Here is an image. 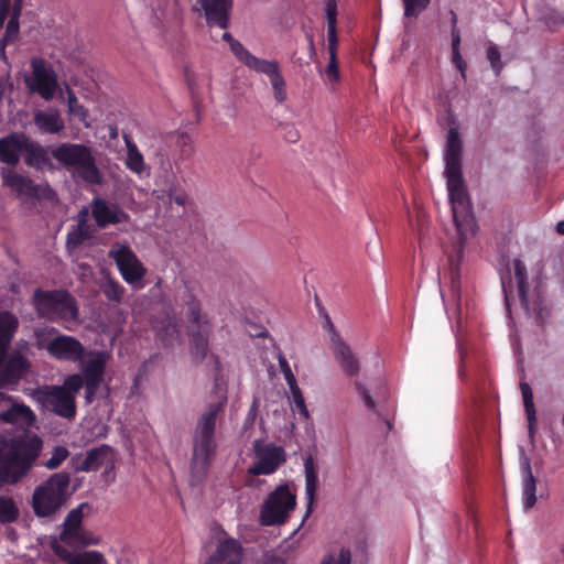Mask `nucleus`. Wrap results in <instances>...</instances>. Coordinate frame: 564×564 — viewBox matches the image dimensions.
I'll return each instance as SVG.
<instances>
[{
    "instance_id": "20",
    "label": "nucleus",
    "mask_w": 564,
    "mask_h": 564,
    "mask_svg": "<svg viewBox=\"0 0 564 564\" xmlns=\"http://www.w3.org/2000/svg\"><path fill=\"white\" fill-rule=\"evenodd\" d=\"M0 175L3 186L14 191L19 196L39 197L40 186L30 177L23 176L9 167H1Z\"/></svg>"
},
{
    "instance_id": "55",
    "label": "nucleus",
    "mask_w": 564,
    "mask_h": 564,
    "mask_svg": "<svg viewBox=\"0 0 564 564\" xmlns=\"http://www.w3.org/2000/svg\"><path fill=\"white\" fill-rule=\"evenodd\" d=\"M83 241H84V236H83V232L79 227L76 230H74L67 235V240H66L67 246L76 247V246L80 245Z\"/></svg>"
},
{
    "instance_id": "42",
    "label": "nucleus",
    "mask_w": 564,
    "mask_h": 564,
    "mask_svg": "<svg viewBox=\"0 0 564 564\" xmlns=\"http://www.w3.org/2000/svg\"><path fill=\"white\" fill-rule=\"evenodd\" d=\"M289 388H290V391L292 393V399H293L295 409L299 411V413L305 420H307L310 417V413H308V410L306 408L305 400H304V397L302 394L301 389L299 388L297 384H295V387L292 386V387H289Z\"/></svg>"
},
{
    "instance_id": "36",
    "label": "nucleus",
    "mask_w": 564,
    "mask_h": 564,
    "mask_svg": "<svg viewBox=\"0 0 564 564\" xmlns=\"http://www.w3.org/2000/svg\"><path fill=\"white\" fill-rule=\"evenodd\" d=\"M104 361L100 358L89 360L84 368L85 382L100 383L104 373Z\"/></svg>"
},
{
    "instance_id": "58",
    "label": "nucleus",
    "mask_w": 564,
    "mask_h": 564,
    "mask_svg": "<svg viewBox=\"0 0 564 564\" xmlns=\"http://www.w3.org/2000/svg\"><path fill=\"white\" fill-rule=\"evenodd\" d=\"M23 1L24 0H14L13 1L12 8L10 10V17H15V18H20L21 17L22 8H23Z\"/></svg>"
},
{
    "instance_id": "41",
    "label": "nucleus",
    "mask_w": 564,
    "mask_h": 564,
    "mask_svg": "<svg viewBox=\"0 0 564 564\" xmlns=\"http://www.w3.org/2000/svg\"><path fill=\"white\" fill-rule=\"evenodd\" d=\"M69 455V452L64 446H56L53 449L52 456L47 459L44 466L47 469H56Z\"/></svg>"
},
{
    "instance_id": "23",
    "label": "nucleus",
    "mask_w": 564,
    "mask_h": 564,
    "mask_svg": "<svg viewBox=\"0 0 564 564\" xmlns=\"http://www.w3.org/2000/svg\"><path fill=\"white\" fill-rule=\"evenodd\" d=\"M242 557L241 544L228 538L219 542L214 554L205 564H239Z\"/></svg>"
},
{
    "instance_id": "28",
    "label": "nucleus",
    "mask_w": 564,
    "mask_h": 564,
    "mask_svg": "<svg viewBox=\"0 0 564 564\" xmlns=\"http://www.w3.org/2000/svg\"><path fill=\"white\" fill-rule=\"evenodd\" d=\"M304 473H305V497L307 500V509L305 516L302 520L301 525L304 521L310 517L312 512V507L315 499V492L318 484V476L314 459L312 456H308L304 460Z\"/></svg>"
},
{
    "instance_id": "50",
    "label": "nucleus",
    "mask_w": 564,
    "mask_h": 564,
    "mask_svg": "<svg viewBox=\"0 0 564 564\" xmlns=\"http://www.w3.org/2000/svg\"><path fill=\"white\" fill-rule=\"evenodd\" d=\"M325 75L329 83L333 84V83L338 82L339 70H338L336 54H332V56H329V62L325 69Z\"/></svg>"
},
{
    "instance_id": "22",
    "label": "nucleus",
    "mask_w": 564,
    "mask_h": 564,
    "mask_svg": "<svg viewBox=\"0 0 564 564\" xmlns=\"http://www.w3.org/2000/svg\"><path fill=\"white\" fill-rule=\"evenodd\" d=\"M93 217L100 228H105L108 225H117L127 219L126 213L118 205L107 204L101 198L94 199Z\"/></svg>"
},
{
    "instance_id": "57",
    "label": "nucleus",
    "mask_w": 564,
    "mask_h": 564,
    "mask_svg": "<svg viewBox=\"0 0 564 564\" xmlns=\"http://www.w3.org/2000/svg\"><path fill=\"white\" fill-rule=\"evenodd\" d=\"M100 383H96V382H85V390H86V401L87 402H90L93 397L95 395L98 387H99Z\"/></svg>"
},
{
    "instance_id": "10",
    "label": "nucleus",
    "mask_w": 564,
    "mask_h": 564,
    "mask_svg": "<svg viewBox=\"0 0 564 564\" xmlns=\"http://www.w3.org/2000/svg\"><path fill=\"white\" fill-rule=\"evenodd\" d=\"M514 279L517 281L518 295L520 300L521 307L525 311L527 314H533L535 321L539 325H544V323L550 317V310L545 305L542 296L539 292L534 294V299L532 303L529 299L530 285L528 281L527 267L520 259H513L512 261Z\"/></svg>"
},
{
    "instance_id": "9",
    "label": "nucleus",
    "mask_w": 564,
    "mask_h": 564,
    "mask_svg": "<svg viewBox=\"0 0 564 564\" xmlns=\"http://www.w3.org/2000/svg\"><path fill=\"white\" fill-rule=\"evenodd\" d=\"M34 305L37 313L48 319L76 318L78 308L74 297L67 291L35 290Z\"/></svg>"
},
{
    "instance_id": "52",
    "label": "nucleus",
    "mask_w": 564,
    "mask_h": 564,
    "mask_svg": "<svg viewBox=\"0 0 564 564\" xmlns=\"http://www.w3.org/2000/svg\"><path fill=\"white\" fill-rule=\"evenodd\" d=\"M355 387H356V390H357L358 394L361 397L365 405L369 410H375L376 409V402L372 399V397L370 395L369 391L366 389V387L362 383H360L359 381L355 382Z\"/></svg>"
},
{
    "instance_id": "33",
    "label": "nucleus",
    "mask_w": 564,
    "mask_h": 564,
    "mask_svg": "<svg viewBox=\"0 0 564 564\" xmlns=\"http://www.w3.org/2000/svg\"><path fill=\"white\" fill-rule=\"evenodd\" d=\"M30 368V362L23 356L12 355L4 367V375L9 381H15L22 378Z\"/></svg>"
},
{
    "instance_id": "29",
    "label": "nucleus",
    "mask_w": 564,
    "mask_h": 564,
    "mask_svg": "<svg viewBox=\"0 0 564 564\" xmlns=\"http://www.w3.org/2000/svg\"><path fill=\"white\" fill-rule=\"evenodd\" d=\"M175 145L174 163L178 167L180 164L189 161L196 151L193 138L186 132L175 133L169 137Z\"/></svg>"
},
{
    "instance_id": "7",
    "label": "nucleus",
    "mask_w": 564,
    "mask_h": 564,
    "mask_svg": "<svg viewBox=\"0 0 564 564\" xmlns=\"http://www.w3.org/2000/svg\"><path fill=\"white\" fill-rule=\"evenodd\" d=\"M52 156L74 177H79L89 184H99L101 176L91 149L80 143H61L52 150Z\"/></svg>"
},
{
    "instance_id": "56",
    "label": "nucleus",
    "mask_w": 564,
    "mask_h": 564,
    "mask_svg": "<svg viewBox=\"0 0 564 564\" xmlns=\"http://www.w3.org/2000/svg\"><path fill=\"white\" fill-rule=\"evenodd\" d=\"M449 14H451V37H452V41H454V39H457V40H460V32L457 28V14L455 13V11L451 10L449 11Z\"/></svg>"
},
{
    "instance_id": "46",
    "label": "nucleus",
    "mask_w": 564,
    "mask_h": 564,
    "mask_svg": "<svg viewBox=\"0 0 564 564\" xmlns=\"http://www.w3.org/2000/svg\"><path fill=\"white\" fill-rule=\"evenodd\" d=\"M351 553L348 549H341L338 557L336 558L333 554L326 555L321 564H350Z\"/></svg>"
},
{
    "instance_id": "60",
    "label": "nucleus",
    "mask_w": 564,
    "mask_h": 564,
    "mask_svg": "<svg viewBox=\"0 0 564 564\" xmlns=\"http://www.w3.org/2000/svg\"><path fill=\"white\" fill-rule=\"evenodd\" d=\"M285 138L290 142H296L299 140V133L293 128H290V130L288 131Z\"/></svg>"
},
{
    "instance_id": "16",
    "label": "nucleus",
    "mask_w": 564,
    "mask_h": 564,
    "mask_svg": "<svg viewBox=\"0 0 564 564\" xmlns=\"http://www.w3.org/2000/svg\"><path fill=\"white\" fill-rule=\"evenodd\" d=\"M209 26L227 29L230 23L232 0H196Z\"/></svg>"
},
{
    "instance_id": "21",
    "label": "nucleus",
    "mask_w": 564,
    "mask_h": 564,
    "mask_svg": "<svg viewBox=\"0 0 564 564\" xmlns=\"http://www.w3.org/2000/svg\"><path fill=\"white\" fill-rule=\"evenodd\" d=\"M520 471L522 476V503L525 510L533 508L536 502V479L533 476L530 458L520 448Z\"/></svg>"
},
{
    "instance_id": "39",
    "label": "nucleus",
    "mask_w": 564,
    "mask_h": 564,
    "mask_svg": "<svg viewBox=\"0 0 564 564\" xmlns=\"http://www.w3.org/2000/svg\"><path fill=\"white\" fill-rule=\"evenodd\" d=\"M68 115L78 118L86 127H89L87 122L88 110L78 102L77 97H72L67 100Z\"/></svg>"
},
{
    "instance_id": "30",
    "label": "nucleus",
    "mask_w": 564,
    "mask_h": 564,
    "mask_svg": "<svg viewBox=\"0 0 564 564\" xmlns=\"http://www.w3.org/2000/svg\"><path fill=\"white\" fill-rule=\"evenodd\" d=\"M0 420L10 424L31 426L35 421V415L29 406L13 404L0 413Z\"/></svg>"
},
{
    "instance_id": "45",
    "label": "nucleus",
    "mask_w": 564,
    "mask_h": 564,
    "mask_svg": "<svg viewBox=\"0 0 564 564\" xmlns=\"http://www.w3.org/2000/svg\"><path fill=\"white\" fill-rule=\"evenodd\" d=\"M85 384L84 378L79 375H72L68 376L63 386H59V388L65 389L67 393H70L76 398V393L83 388Z\"/></svg>"
},
{
    "instance_id": "40",
    "label": "nucleus",
    "mask_w": 564,
    "mask_h": 564,
    "mask_svg": "<svg viewBox=\"0 0 564 564\" xmlns=\"http://www.w3.org/2000/svg\"><path fill=\"white\" fill-rule=\"evenodd\" d=\"M486 55L495 75L499 76L503 68V64L501 62V54L498 46L494 43H490L489 46L487 47Z\"/></svg>"
},
{
    "instance_id": "13",
    "label": "nucleus",
    "mask_w": 564,
    "mask_h": 564,
    "mask_svg": "<svg viewBox=\"0 0 564 564\" xmlns=\"http://www.w3.org/2000/svg\"><path fill=\"white\" fill-rule=\"evenodd\" d=\"M39 400L50 411L65 419L76 414L75 397L59 386H45L37 391Z\"/></svg>"
},
{
    "instance_id": "6",
    "label": "nucleus",
    "mask_w": 564,
    "mask_h": 564,
    "mask_svg": "<svg viewBox=\"0 0 564 564\" xmlns=\"http://www.w3.org/2000/svg\"><path fill=\"white\" fill-rule=\"evenodd\" d=\"M69 484V474L59 471L35 487L31 500L34 514L37 518L55 519L72 496Z\"/></svg>"
},
{
    "instance_id": "54",
    "label": "nucleus",
    "mask_w": 564,
    "mask_h": 564,
    "mask_svg": "<svg viewBox=\"0 0 564 564\" xmlns=\"http://www.w3.org/2000/svg\"><path fill=\"white\" fill-rule=\"evenodd\" d=\"M257 415H258V402H257V400H253V402L246 415V419H245V423H243L245 430H247L249 426L253 425Z\"/></svg>"
},
{
    "instance_id": "18",
    "label": "nucleus",
    "mask_w": 564,
    "mask_h": 564,
    "mask_svg": "<svg viewBox=\"0 0 564 564\" xmlns=\"http://www.w3.org/2000/svg\"><path fill=\"white\" fill-rule=\"evenodd\" d=\"M26 134L11 132L0 138V162L8 166H17L23 153Z\"/></svg>"
},
{
    "instance_id": "5",
    "label": "nucleus",
    "mask_w": 564,
    "mask_h": 564,
    "mask_svg": "<svg viewBox=\"0 0 564 564\" xmlns=\"http://www.w3.org/2000/svg\"><path fill=\"white\" fill-rule=\"evenodd\" d=\"M184 315L189 339V355L194 364H200L209 351V337L213 324L208 314L203 310L202 302L193 293L184 297Z\"/></svg>"
},
{
    "instance_id": "32",
    "label": "nucleus",
    "mask_w": 564,
    "mask_h": 564,
    "mask_svg": "<svg viewBox=\"0 0 564 564\" xmlns=\"http://www.w3.org/2000/svg\"><path fill=\"white\" fill-rule=\"evenodd\" d=\"M61 542L70 547H83L86 545H96L99 540L87 532L83 527L73 530H63L59 534Z\"/></svg>"
},
{
    "instance_id": "19",
    "label": "nucleus",
    "mask_w": 564,
    "mask_h": 564,
    "mask_svg": "<svg viewBox=\"0 0 564 564\" xmlns=\"http://www.w3.org/2000/svg\"><path fill=\"white\" fill-rule=\"evenodd\" d=\"M109 257L116 261L126 281L132 282L141 278L139 261L128 247L119 246L116 249H111Z\"/></svg>"
},
{
    "instance_id": "62",
    "label": "nucleus",
    "mask_w": 564,
    "mask_h": 564,
    "mask_svg": "<svg viewBox=\"0 0 564 564\" xmlns=\"http://www.w3.org/2000/svg\"><path fill=\"white\" fill-rule=\"evenodd\" d=\"M188 86H189V90H191V94H192L194 107H195L196 110H198L199 101H198L197 96H196V94L194 91V87H193V85L191 83L188 84Z\"/></svg>"
},
{
    "instance_id": "59",
    "label": "nucleus",
    "mask_w": 564,
    "mask_h": 564,
    "mask_svg": "<svg viewBox=\"0 0 564 564\" xmlns=\"http://www.w3.org/2000/svg\"><path fill=\"white\" fill-rule=\"evenodd\" d=\"M11 43L10 41H8L7 39L4 37H1L0 39V58L2 61H6L7 59V55H6V46Z\"/></svg>"
},
{
    "instance_id": "48",
    "label": "nucleus",
    "mask_w": 564,
    "mask_h": 564,
    "mask_svg": "<svg viewBox=\"0 0 564 564\" xmlns=\"http://www.w3.org/2000/svg\"><path fill=\"white\" fill-rule=\"evenodd\" d=\"M325 14L327 20V29L336 28L337 25V1L325 0Z\"/></svg>"
},
{
    "instance_id": "43",
    "label": "nucleus",
    "mask_w": 564,
    "mask_h": 564,
    "mask_svg": "<svg viewBox=\"0 0 564 564\" xmlns=\"http://www.w3.org/2000/svg\"><path fill=\"white\" fill-rule=\"evenodd\" d=\"M83 505L73 509L64 520L63 530L82 528Z\"/></svg>"
},
{
    "instance_id": "2",
    "label": "nucleus",
    "mask_w": 564,
    "mask_h": 564,
    "mask_svg": "<svg viewBox=\"0 0 564 564\" xmlns=\"http://www.w3.org/2000/svg\"><path fill=\"white\" fill-rule=\"evenodd\" d=\"M167 137L151 135L147 142V155L149 165L143 162V173L150 174V170L154 171L155 187L151 193V204L154 205V215L162 214L166 216L172 202L178 206H185L187 195L176 189V176L172 169V162L167 155Z\"/></svg>"
},
{
    "instance_id": "47",
    "label": "nucleus",
    "mask_w": 564,
    "mask_h": 564,
    "mask_svg": "<svg viewBox=\"0 0 564 564\" xmlns=\"http://www.w3.org/2000/svg\"><path fill=\"white\" fill-rule=\"evenodd\" d=\"M20 18L10 17L7 25H6V32L2 37L7 39L10 42H14L19 37L20 32Z\"/></svg>"
},
{
    "instance_id": "12",
    "label": "nucleus",
    "mask_w": 564,
    "mask_h": 564,
    "mask_svg": "<svg viewBox=\"0 0 564 564\" xmlns=\"http://www.w3.org/2000/svg\"><path fill=\"white\" fill-rule=\"evenodd\" d=\"M32 77L26 80L31 93L39 94L44 100L50 101L58 88L57 74L53 67L41 57L31 59Z\"/></svg>"
},
{
    "instance_id": "31",
    "label": "nucleus",
    "mask_w": 564,
    "mask_h": 564,
    "mask_svg": "<svg viewBox=\"0 0 564 564\" xmlns=\"http://www.w3.org/2000/svg\"><path fill=\"white\" fill-rule=\"evenodd\" d=\"M520 390L523 399L524 411L528 420V433L530 441L534 442L535 429H536V411L533 401V392L531 386L525 382H520Z\"/></svg>"
},
{
    "instance_id": "11",
    "label": "nucleus",
    "mask_w": 564,
    "mask_h": 564,
    "mask_svg": "<svg viewBox=\"0 0 564 564\" xmlns=\"http://www.w3.org/2000/svg\"><path fill=\"white\" fill-rule=\"evenodd\" d=\"M252 451L257 459L248 469V473L252 476L272 475L286 462L284 448L274 443L256 440L252 444Z\"/></svg>"
},
{
    "instance_id": "61",
    "label": "nucleus",
    "mask_w": 564,
    "mask_h": 564,
    "mask_svg": "<svg viewBox=\"0 0 564 564\" xmlns=\"http://www.w3.org/2000/svg\"><path fill=\"white\" fill-rule=\"evenodd\" d=\"M9 13H10V7L0 6V22L4 23Z\"/></svg>"
},
{
    "instance_id": "26",
    "label": "nucleus",
    "mask_w": 564,
    "mask_h": 564,
    "mask_svg": "<svg viewBox=\"0 0 564 564\" xmlns=\"http://www.w3.org/2000/svg\"><path fill=\"white\" fill-rule=\"evenodd\" d=\"M52 550L59 558L68 564H102L105 561L100 552L86 551L74 554L56 541L52 542Z\"/></svg>"
},
{
    "instance_id": "25",
    "label": "nucleus",
    "mask_w": 564,
    "mask_h": 564,
    "mask_svg": "<svg viewBox=\"0 0 564 564\" xmlns=\"http://www.w3.org/2000/svg\"><path fill=\"white\" fill-rule=\"evenodd\" d=\"M113 463V451L109 445H100L99 447H95L89 449L86 453V457L82 462L80 466L77 467V470L80 471H91L97 470L101 466L112 465Z\"/></svg>"
},
{
    "instance_id": "4",
    "label": "nucleus",
    "mask_w": 564,
    "mask_h": 564,
    "mask_svg": "<svg viewBox=\"0 0 564 564\" xmlns=\"http://www.w3.org/2000/svg\"><path fill=\"white\" fill-rule=\"evenodd\" d=\"M160 284L159 279L150 291L147 307L143 301V310L149 311V321L156 339L164 347H174L182 343L181 325L172 304L164 300Z\"/></svg>"
},
{
    "instance_id": "17",
    "label": "nucleus",
    "mask_w": 564,
    "mask_h": 564,
    "mask_svg": "<svg viewBox=\"0 0 564 564\" xmlns=\"http://www.w3.org/2000/svg\"><path fill=\"white\" fill-rule=\"evenodd\" d=\"M248 68L269 77L274 98L278 102H283L286 99L285 80L280 72L279 63L276 61H268L257 57Z\"/></svg>"
},
{
    "instance_id": "38",
    "label": "nucleus",
    "mask_w": 564,
    "mask_h": 564,
    "mask_svg": "<svg viewBox=\"0 0 564 564\" xmlns=\"http://www.w3.org/2000/svg\"><path fill=\"white\" fill-rule=\"evenodd\" d=\"M404 7V17L416 18L430 4L431 0H402Z\"/></svg>"
},
{
    "instance_id": "53",
    "label": "nucleus",
    "mask_w": 564,
    "mask_h": 564,
    "mask_svg": "<svg viewBox=\"0 0 564 564\" xmlns=\"http://www.w3.org/2000/svg\"><path fill=\"white\" fill-rule=\"evenodd\" d=\"M327 42L329 56H332V54H336V48L338 44L336 28L327 29Z\"/></svg>"
},
{
    "instance_id": "14",
    "label": "nucleus",
    "mask_w": 564,
    "mask_h": 564,
    "mask_svg": "<svg viewBox=\"0 0 564 564\" xmlns=\"http://www.w3.org/2000/svg\"><path fill=\"white\" fill-rule=\"evenodd\" d=\"M326 327L330 333V349L336 361L339 364L346 376H357L360 371L358 358L352 352L350 346L335 330V327L328 317L326 319Z\"/></svg>"
},
{
    "instance_id": "51",
    "label": "nucleus",
    "mask_w": 564,
    "mask_h": 564,
    "mask_svg": "<svg viewBox=\"0 0 564 564\" xmlns=\"http://www.w3.org/2000/svg\"><path fill=\"white\" fill-rule=\"evenodd\" d=\"M127 165L135 173H141V154H139L137 147H129V156Z\"/></svg>"
},
{
    "instance_id": "35",
    "label": "nucleus",
    "mask_w": 564,
    "mask_h": 564,
    "mask_svg": "<svg viewBox=\"0 0 564 564\" xmlns=\"http://www.w3.org/2000/svg\"><path fill=\"white\" fill-rule=\"evenodd\" d=\"M19 517V508L10 497L0 496V523L14 522Z\"/></svg>"
},
{
    "instance_id": "3",
    "label": "nucleus",
    "mask_w": 564,
    "mask_h": 564,
    "mask_svg": "<svg viewBox=\"0 0 564 564\" xmlns=\"http://www.w3.org/2000/svg\"><path fill=\"white\" fill-rule=\"evenodd\" d=\"M226 404V398L208 404L206 411L198 417L194 435L193 452L191 458L192 478L202 481L212 465L216 454L217 443L215 437L217 416Z\"/></svg>"
},
{
    "instance_id": "63",
    "label": "nucleus",
    "mask_w": 564,
    "mask_h": 564,
    "mask_svg": "<svg viewBox=\"0 0 564 564\" xmlns=\"http://www.w3.org/2000/svg\"><path fill=\"white\" fill-rule=\"evenodd\" d=\"M265 564H284V562L278 556H272L265 562Z\"/></svg>"
},
{
    "instance_id": "64",
    "label": "nucleus",
    "mask_w": 564,
    "mask_h": 564,
    "mask_svg": "<svg viewBox=\"0 0 564 564\" xmlns=\"http://www.w3.org/2000/svg\"><path fill=\"white\" fill-rule=\"evenodd\" d=\"M556 231L560 235H564V220H561L556 224Z\"/></svg>"
},
{
    "instance_id": "1",
    "label": "nucleus",
    "mask_w": 564,
    "mask_h": 564,
    "mask_svg": "<svg viewBox=\"0 0 564 564\" xmlns=\"http://www.w3.org/2000/svg\"><path fill=\"white\" fill-rule=\"evenodd\" d=\"M462 150L463 143L457 128H449L445 144V171L447 180V191L452 205L453 219L458 235V247L456 248L457 260L449 257L452 271V292L459 299V273L458 263L463 257L465 243L477 230V224L471 212L469 196L464 184L462 174Z\"/></svg>"
},
{
    "instance_id": "49",
    "label": "nucleus",
    "mask_w": 564,
    "mask_h": 564,
    "mask_svg": "<svg viewBox=\"0 0 564 564\" xmlns=\"http://www.w3.org/2000/svg\"><path fill=\"white\" fill-rule=\"evenodd\" d=\"M278 361H279L280 369L284 376V379H285L288 386L295 387V384H297L295 376L293 375L288 360L285 359V357L282 354L279 355Z\"/></svg>"
},
{
    "instance_id": "8",
    "label": "nucleus",
    "mask_w": 564,
    "mask_h": 564,
    "mask_svg": "<svg viewBox=\"0 0 564 564\" xmlns=\"http://www.w3.org/2000/svg\"><path fill=\"white\" fill-rule=\"evenodd\" d=\"M296 506V495L289 484L279 485L270 492L260 509V523L262 525H282Z\"/></svg>"
},
{
    "instance_id": "24",
    "label": "nucleus",
    "mask_w": 564,
    "mask_h": 564,
    "mask_svg": "<svg viewBox=\"0 0 564 564\" xmlns=\"http://www.w3.org/2000/svg\"><path fill=\"white\" fill-rule=\"evenodd\" d=\"M23 156L25 165L35 170H42L44 166L52 167V160L48 148L40 142L32 140L29 135L25 138L23 147Z\"/></svg>"
},
{
    "instance_id": "44",
    "label": "nucleus",
    "mask_w": 564,
    "mask_h": 564,
    "mask_svg": "<svg viewBox=\"0 0 564 564\" xmlns=\"http://www.w3.org/2000/svg\"><path fill=\"white\" fill-rule=\"evenodd\" d=\"M459 46L460 40L454 39V41H452V63L460 72L462 76L465 77L467 64L462 57Z\"/></svg>"
},
{
    "instance_id": "15",
    "label": "nucleus",
    "mask_w": 564,
    "mask_h": 564,
    "mask_svg": "<svg viewBox=\"0 0 564 564\" xmlns=\"http://www.w3.org/2000/svg\"><path fill=\"white\" fill-rule=\"evenodd\" d=\"M46 349L52 357L73 362L80 360L85 352L82 343L67 335H59L50 340Z\"/></svg>"
},
{
    "instance_id": "27",
    "label": "nucleus",
    "mask_w": 564,
    "mask_h": 564,
    "mask_svg": "<svg viewBox=\"0 0 564 564\" xmlns=\"http://www.w3.org/2000/svg\"><path fill=\"white\" fill-rule=\"evenodd\" d=\"M33 122L41 133L57 134L65 129V122L57 109L35 111Z\"/></svg>"
},
{
    "instance_id": "37",
    "label": "nucleus",
    "mask_w": 564,
    "mask_h": 564,
    "mask_svg": "<svg viewBox=\"0 0 564 564\" xmlns=\"http://www.w3.org/2000/svg\"><path fill=\"white\" fill-rule=\"evenodd\" d=\"M100 289L108 300L119 302L122 297V289L109 276L104 279Z\"/></svg>"
},
{
    "instance_id": "34",
    "label": "nucleus",
    "mask_w": 564,
    "mask_h": 564,
    "mask_svg": "<svg viewBox=\"0 0 564 564\" xmlns=\"http://www.w3.org/2000/svg\"><path fill=\"white\" fill-rule=\"evenodd\" d=\"M221 39L229 44L231 53L235 57L245 66L249 67L257 58L251 54L238 40H236L231 33L225 32Z\"/></svg>"
}]
</instances>
